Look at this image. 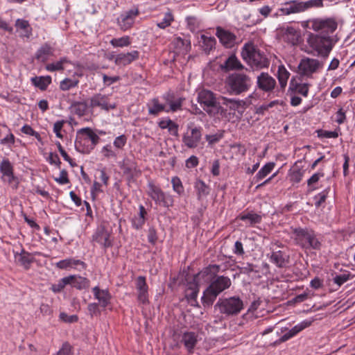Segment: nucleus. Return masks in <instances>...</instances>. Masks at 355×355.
I'll use <instances>...</instances> for the list:
<instances>
[{
    "label": "nucleus",
    "mask_w": 355,
    "mask_h": 355,
    "mask_svg": "<svg viewBox=\"0 0 355 355\" xmlns=\"http://www.w3.org/2000/svg\"><path fill=\"white\" fill-rule=\"evenodd\" d=\"M242 58L251 67L257 69L267 68L270 60L253 43L245 44L241 50Z\"/></svg>",
    "instance_id": "4"
},
{
    "label": "nucleus",
    "mask_w": 355,
    "mask_h": 355,
    "mask_svg": "<svg viewBox=\"0 0 355 355\" xmlns=\"http://www.w3.org/2000/svg\"><path fill=\"white\" fill-rule=\"evenodd\" d=\"M99 141L100 137L94 130L91 128H83L77 131L75 148L79 153L88 154Z\"/></svg>",
    "instance_id": "5"
},
{
    "label": "nucleus",
    "mask_w": 355,
    "mask_h": 355,
    "mask_svg": "<svg viewBox=\"0 0 355 355\" xmlns=\"http://www.w3.org/2000/svg\"><path fill=\"white\" fill-rule=\"evenodd\" d=\"M69 284V279L67 277L62 278L55 284H53L51 289L54 293H59Z\"/></svg>",
    "instance_id": "57"
},
{
    "label": "nucleus",
    "mask_w": 355,
    "mask_h": 355,
    "mask_svg": "<svg viewBox=\"0 0 355 355\" xmlns=\"http://www.w3.org/2000/svg\"><path fill=\"white\" fill-rule=\"evenodd\" d=\"M202 128L201 126H197L193 123H189L182 138L184 145L191 148L198 147L202 139Z\"/></svg>",
    "instance_id": "12"
},
{
    "label": "nucleus",
    "mask_w": 355,
    "mask_h": 355,
    "mask_svg": "<svg viewBox=\"0 0 355 355\" xmlns=\"http://www.w3.org/2000/svg\"><path fill=\"white\" fill-rule=\"evenodd\" d=\"M323 176L322 173H316L313 174L307 181L308 187L311 190L316 189L315 184L319 181L320 178Z\"/></svg>",
    "instance_id": "61"
},
{
    "label": "nucleus",
    "mask_w": 355,
    "mask_h": 355,
    "mask_svg": "<svg viewBox=\"0 0 355 355\" xmlns=\"http://www.w3.org/2000/svg\"><path fill=\"white\" fill-rule=\"evenodd\" d=\"M291 76L290 72L286 69L284 64L278 66L277 78L279 81V87L282 90H284Z\"/></svg>",
    "instance_id": "34"
},
{
    "label": "nucleus",
    "mask_w": 355,
    "mask_h": 355,
    "mask_svg": "<svg viewBox=\"0 0 355 355\" xmlns=\"http://www.w3.org/2000/svg\"><path fill=\"white\" fill-rule=\"evenodd\" d=\"M311 324V321H303L300 322V324H297L295 327H293L291 329H290L287 333L284 334L281 338H279L278 340H275L272 345L275 346L278 345L284 342H286V340H289L290 338H293L295 335H297L298 333H300L301 331L304 329L305 328L309 327Z\"/></svg>",
    "instance_id": "20"
},
{
    "label": "nucleus",
    "mask_w": 355,
    "mask_h": 355,
    "mask_svg": "<svg viewBox=\"0 0 355 355\" xmlns=\"http://www.w3.org/2000/svg\"><path fill=\"white\" fill-rule=\"evenodd\" d=\"M200 42L202 43L201 46L202 50L207 54H209L210 51L215 48L216 40L214 37H207L205 35H201Z\"/></svg>",
    "instance_id": "40"
},
{
    "label": "nucleus",
    "mask_w": 355,
    "mask_h": 355,
    "mask_svg": "<svg viewBox=\"0 0 355 355\" xmlns=\"http://www.w3.org/2000/svg\"><path fill=\"white\" fill-rule=\"evenodd\" d=\"M70 60L67 57H63L56 62L50 63L46 65L45 68L48 71L53 72L56 71H62L64 67V65L70 63Z\"/></svg>",
    "instance_id": "42"
},
{
    "label": "nucleus",
    "mask_w": 355,
    "mask_h": 355,
    "mask_svg": "<svg viewBox=\"0 0 355 355\" xmlns=\"http://www.w3.org/2000/svg\"><path fill=\"white\" fill-rule=\"evenodd\" d=\"M148 193L151 198L159 205L170 207L173 205L172 198L166 195L159 188L154 185H150Z\"/></svg>",
    "instance_id": "18"
},
{
    "label": "nucleus",
    "mask_w": 355,
    "mask_h": 355,
    "mask_svg": "<svg viewBox=\"0 0 355 355\" xmlns=\"http://www.w3.org/2000/svg\"><path fill=\"white\" fill-rule=\"evenodd\" d=\"M110 233L104 228L97 229L93 235V240L101 245L103 248H107L112 245V243L110 239Z\"/></svg>",
    "instance_id": "24"
},
{
    "label": "nucleus",
    "mask_w": 355,
    "mask_h": 355,
    "mask_svg": "<svg viewBox=\"0 0 355 355\" xmlns=\"http://www.w3.org/2000/svg\"><path fill=\"white\" fill-rule=\"evenodd\" d=\"M89 107V103L87 104L84 102H78L73 105V108L76 114L79 116H84Z\"/></svg>",
    "instance_id": "52"
},
{
    "label": "nucleus",
    "mask_w": 355,
    "mask_h": 355,
    "mask_svg": "<svg viewBox=\"0 0 355 355\" xmlns=\"http://www.w3.org/2000/svg\"><path fill=\"white\" fill-rule=\"evenodd\" d=\"M214 307L218 309L220 313L229 317L239 314L243 309V303L239 297H231L220 299Z\"/></svg>",
    "instance_id": "9"
},
{
    "label": "nucleus",
    "mask_w": 355,
    "mask_h": 355,
    "mask_svg": "<svg viewBox=\"0 0 355 355\" xmlns=\"http://www.w3.org/2000/svg\"><path fill=\"white\" fill-rule=\"evenodd\" d=\"M139 10L137 6L122 12L117 18V24L120 29L123 31L130 29L135 22L136 18L139 15Z\"/></svg>",
    "instance_id": "14"
},
{
    "label": "nucleus",
    "mask_w": 355,
    "mask_h": 355,
    "mask_svg": "<svg viewBox=\"0 0 355 355\" xmlns=\"http://www.w3.org/2000/svg\"><path fill=\"white\" fill-rule=\"evenodd\" d=\"M217 272L211 274V277L207 282H210V284L205 289L202 297L204 306H211L217 296L232 285L231 279L228 277L220 275L214 277Z\"/></svg>",
    "instance_id": "1"
},
{
    "label": "nucleus",
    "mask_w": 355,
    "mask_h": 355,
    "mask_svg": "<svg viewBox=\"0 0 355 355\" xmlns=\"http://www.w3.org/2000/svg\"><path fill=\"white\" fill-rule=\"evenodd\" d=\"M240 218L241 220L248 221L250 225L259 223L261 220V216L254 213L242 215Z\"/></svg>",
    "instance_id": "50"
},
{
    "label": "nucleus",
    "mask_w": 355,
    "mask_h": 355,
    "mask_svg": "<svg viewBox=\"0 0 355 355\" xmlns=\"http://www.w3.org/2000/svg\"><path fill=\"white\" fill-rule=\"evenodd\" d=\"M119 164L123 173L127 175L129 179L132 178L140 172L137 169L136 163L129 157H125L122 162H119Z\"/></svg>",
    "instance_id": "23"
},
{
    "label": "nucleus",
    "mask_w": 355,
    "mask_h": 355,
    "mask_svg": "<svg viewBox=\"0 0 355 355\" xmlns=\"http://www.w3.org/2000/svg\"><path fill=\"white\" fill-rule=\"evenodd\" d=\"M275 166L273 162L267 163L256 175V178L258 180L263 179L267 175H268Z\"/></svg>",
    "instance_id": "51"
},
{
    "label": "nucleus",
    "mask_w": 355,
    "mask_h": 355,
    "mask_svg": "<svg viewBox=\"0 0 355 355\" xmlns=\"http://www.w3.org/2000/svg\"><path fill=\"white\" fill-rule=\"evenodd\" d=\"M284 38L287 42L295 45L299 42L300 33L293 27H287L284 34Z\"/></svg>",
    "instance_id": "37"
},
{
    "label": "nucleus",
    "mask_w": 355,
    "mask_h": 355,
    "mask_svg": "<svg viewBox=\"0 0 355 355\" xmlns=\"http://www.w3.org/2000/svg\"><path fill=\"white\" fill-rule=\"evenodd\" d=\"M306 42L312 50L324 58L329 56L334 45L331 37L329 35L322 36L313 33L309 34Z\"/></svg>",
    "instance_id": "7"
},
{
    "label": "nucleus",
    "mask_w": 355,
    "mask_h": 355,
    "mask_svg": "<svg viewBox=\"0 0 355 355\" xmlns=\"http://www.w3.org/2000/svg\"><path fill=\"white\" fill-rule=\"evenodd\" d=\"M186 21L187 23V26L189 29L192 32H195L197 29L200 28V21L198 19L197 17L194 16L187 17L186 18Z\"/></svg>",
    "instance_id": "55"
},
{
    "label": "nucleus",
    "mask_w": 355,
    "mask_h": 355,
    "mask_svg": "<svg viewBox=\"0 0 355 355\" xmlns=\"http://www.w3.org/2000/svg\"><path fill=\"white\" fill-rule=\"evenodd\" d=\"M54 48L49 43H44L36 51L35 58L41 62H46L49 56L54 55Z\"/></svg>",
    "instance_id": "27"
},
{
    "label": "nucleus",
    "mask_w": 355,
    "mask_h": 355,
    "mask_svg": "<svg viewBox=\"0 0 355 355\" xmlns=\"http://www.w3.org/2000/svg\"><path fill=\"white\" fill-rule=\"evenodd\" d=\"M295 240L298 245L305 249L320 250L321 242L313 230L308 229H295L293 232Z\"/></svg>",
    "instance_id": "8"
},
{
    "label": "nucleus",
    "mask_w": 355,
    "mask_h": 355,
    "mask_svg": "<svg viewBox=\"0 0 355 355\" xmlns=\"http://www.w3.org/2000/svg\"><path fill=\"white\" fill-rule=\"evenodd\" d=\"M21 131L25 135L35 137L37 140L41 139L40 135L37 132L35 131L29 125H24L21 128Z\"/></svg>",
    "instance_id": "59"
},
{
    "label": "nucleus",
    "mask_w": 355,
    "mask_h": 355,
    "mask_svg": "<svg viewBox=\"0 0 355 355\" xmlns=\"http://www.w3.org/2000/svg\"><path fill=\"white\" fill-rule=\"evenodd\" d=\"M281 11L284 15H290L304 12V10L301 1H293L292 3H286L285 6L281 9Z\"/></svg>",
    "instance_id": "39"
},
{
    "label": "nucleus",
    "mask_w": 355,
    "mask_h": 355,
    "mask_svg": "<svg viewBox=\"0 0 355 355\" xmlns=\"http://www.w3.org/2000/svg\"><path fill=\"white\" fill-rule=\"evenodd\" d=\"M15 26L17 28L24 31V36L28 38L32 35V28L27 20L17 19L15 21Z\"/></svg>",
    "instance_id": "45"
},
{
    "label": "nucleus",
    "mask_w": 355,
    "mask_h": 355,
    "mask_svg": "<svg viewBox=\"0 0 355 355\" xmlns=\"http://www.w3.org/2000/svg\"><path fill=\"white\" fill-rule=\"evenodd\" d=\"M67 277L69 279L68 285L77 289L82 290L89 287V281L85 277L77 275H69Z\"/></svg>",
    "instance_id": "33"
},
{
    "label": "nucleus",
    "mask_w": 355,
    "mask_h": 355,
    "mask_svg": "<svg viewBox=\"0 0 355 355\" xmlns=\"http://www.w3.org/2000/svg\"><path fill=\"white\" fill-rule=\"evenodd\" d=\"M171 183L174 191H175L178 194H182L184 192L183 185L182 184L180 179L178 177H173L171 180Z\"/></svg>",
    "instance_id": "58"
},
{
    "label": "nucleus",
    "mask_w": 355,
    "mask_h": 355,
    "mask_svg": "<svg viewBox=\"0 0 355 355\" xmlns=\"http://www.w3.org/2000/svg\"><path fill=\"white\" fill-rule=\"evenodd\" d=\"M174 17L173 14L171 12H167L164 14V18L162 19V21L157 24V26L159 28L164 29L166 27L171 26Z\"/></svg>",
    "instance_id": "54"
},
{
    "label": "nucleus",
    "mask_w": 355,
    "mask_h": 355,
    "mask_svg": "<svg viewBox=\"0 0 355 355\" xmlns=\"http://www.w3.org/2000/svg\"><path fill=\"white\" fill-rule=\"evenodd\" d=\"M301 78L293 77L291 79L288 92L291 94H300L303 97H307L311 85L308 83H302Z\"/></svg>",
    "instance_id": "16"
},
{
    "label": "nucleus",
    "mask_w": 355,
    "mask_h": 355,
    "mask_svg": "<svg viewBox=\"0 0 355 355\" xmlns=\"http://www.w3.org/2000/svg\"><path fill=\"white\" fill-rule=\"evenodd\" d=\"M302 162V160L296 162L291 169L290 180L291 182L298 183L301 181L306 171L304 169Z\"/></svg>",
    "instance_id": "30"
},
{
    "label": "nucleus",
    "mask_w": 355,
    "mask_h": 355,
    "mask_svg": "<svg viewBox=\"0 0 355 355\" xmlns=\"http://www.w3.org/2000/svg\"><path fill=\"white\" fill-rule=\"evenodd\" d=\"M110 44L114 47H125L128 46L131 44V40L129 36H123L119 38H113L110 41Z\"/></svg>",
    "instance_id": "47"
},
{
    "label": "nucleus",
    "mask_w": 355,
    "mask_h": 355,
    "mask_svg": "<svg viewBox=\"0 0 355 355\" xmlns=\"http://www.w3.org/2000/svg\"><path fill=\"white\" fill-rule=\"evenodd\" d=\"M0 171L4 182H7L13 189L18 187V179L14 175L12 165L8 159H3L1 163Z\"/></svg>",
    "instance_id": "15"
},
{
    "label": "nucleus",
    "mask_w": 355,
    "mask_h": 355,
    "mask_svg": "<svg viewBox=\"0 0 355 355\" xmlns=\"http://www.w3.org/2000/svg\"><path fill=\"white\" fill-rule=\"evenodd\" d=\"M148 285L146 278L144 276H139L136 279V289L137 291V300L142 304H146L148 302Z\"/></svg>",
    "instance_id": "21"
},
{
    "label": "nucleus",
    "mask_w": 355,
    "mask_h": 355,
    "mask_svg": "<svg viewBox=\"0 0 355 355\" xmlns=\"http://www.w3.org/2000/svg\"><path fill=\"white\" fill-rule=\"evenodd\" d=\"M323 66V62L318 59L305 57L300 60L297 73L302 78H311L314 73L319 72Z\"/></svg>",
    "instance_id": "11"
},
{
    "label": "nucleus",
    "mask_w": 355,
    "mask_h": 355,
    "mask_svg": "<svg viewBox=\"0 0 355 355\" xmlns=\"http://www.w3.org/2000/svg\"><path fill=\"white\" fill-rule=\"evenodd\" d=\"M252 80L246 74L233 73L226 79L225 85L230 94L239 95L248 92L252 86Z\"/></svg>",
    "instance_id": "6"
},
{
    "label": "nucleus",
    "mask_w": 355,
    "mask_h": 355,
    "mask_svg": "<svg viewBox=\"0 0 355 355\" xmlns=\"http://www.w3.org/2000/svg\"><path fill=\"white\" fill-rule=\"evenodd\" d=\"M245 101H236L234 99L227 98L224 96H220V105L223 107V105L229 107L232 110H237L240 107H243L245 105Z\"/></svg>",
    "instance_id": "38"
},
{
    "label": "nucleus",
    "mask_w": 355,
    "mask_h": 355,
    "mask_svg": "<svg viewBox=\"0 0 355 355\" xmlns=\"http://www.w3.org/2000/svg\"><path fill=\"white\" fill-rule=\"evenodd\" d=\"M81 265L83 268L85 267V264L84 262L80 260L74 259H67L61 260L56 263L58 268L60 269H66L69 267H72L73 266Z\"/></svg>",
    "instance_id": "44"
},
{
    "label": "nucleus",
    "mask_w": 355,
    "mask_h": 355,
    "mask_svg": "<svg viewBox=\"0 0 355 355\" xmlns=\"http://www.w3.org/2000/svg\"><path fill=\"white\" fill-rule=\"evenodd\" d=\"M31 81L35 87L39 88L41 91H45L51 83L52 79L50 76H35L31 78Z\"/></svg>",
    "instance_id": "35"
},
{
    "label": "nucleus",
    "mask_w": 355,
    "mask_h": 355,
    "mask_svg": "<svg viewBox=\"0 0 355 355\" xmlns=\"http://www.w3.org/2000/svg\"><path fill=\"white\" fill-rule=\"evenodd\" d=\"M83 76L81 71H76L72 78H65L60 83V89L62 91H68L72 88L78 87L79 84V78Z\"/></svg>",
    "instance_id": "26"
},
{
    "label": "nucleus",
    "mask_w": 355,
    "mask_h": 355,
    "mask_svg": "<svg viewBox=\"0 0 355 355\" xmlns=\"http://www.w3.org/2000/svg\"><path fill=\"white\" fill-rule=\"evenodd\" d=\"M149 114L157 116L160 112L164 111L165 106L160 103L157 98H153L148 104Z\"/></svg>",
    "instance_id": "41"
},
{
    "label": "nucleus",
    "mask_w": 355,
    "mask_h": 355,
    "mask_svg": "<svg viewBox=\"0 0 355 355\" xmlns=\"http://www.w3.org/2000/svg\"><path fill=\"white\" fill-rule=\"evenodd\" d=\"M128 137L125 135L118 136L114 140V146L117 149H122L123 147L126 144Z\"/></svg>",
    "instance_id": "60"
},
{
    "label": "nucleus",
    "mask_w": 355,
    "mask_h": 355,
    "mask_svg": "<svg viewBox=\"0 0 355 355\" xmlns=\"http://www.w3.org/2000/svg\"><path fill=\"white\" fill-rule=\"evenodd\" d=\"M197 336L194 332L187 331L182 334L181 343H183L185 348L189 352H192L194 347L197 343Z\"/></svg>",
    "instance_id": "32"
},
{
    "label": "nucleus",
    "mask_w": 355,
    "mask_h": 355,
    "mask_svg": "<svg viewBox=\"0 0 355 355\" xmlns=\"http://www.w3.org/2000/svg\"><path fill=\"white\" fill-rule=\"evenodd\" d=\"M304 11L311 8L323 7L322 0H309L307 1H301Z\"/></svg>",
    "instance_id": "56"
},
{
    "label": "nucleus",
    "mask_w": 355,
    "mask_h": 355,
    "mask_svg": "<svg viewBox=\"0 0 355 355\" xmlns=\"http://www.w3.org/2000/svg\"><path fill=\"white\" fill-rule=\"evenodd\" d=\"M224 137V131H218L215 134L207 135L205 136L206 141L209 146H214L218 143Z\"/></svg>",
    "instance_id": "49"
},
{
    "label": "nucleus",
    "mask_w": 355,
    "mask_h": 355,
    "mask_svg": "<svg viewBox=\"0 0 355 355\" xmlns=\"http://www.w3.org/2000/svg\"><path fill=\"white\" fill-rule=\"evenodd\" d=\"M184 98H178L175 100L171 99L169 97L166 98V103L170 105V110L176 112L181 109Z\"/></svg>",
    "instance_id": "53"
},
{
    "label": "nucleus",
    "mask_w": 355,
    "mask_h": 355,
    "mask_svg": "<svg viewBox=\"0 0 355 355\" xmlns=\"http://www.w3.org/2000/svg\"><path fill=\"white\" fill-rule=\"evenodd\" d=\"M220 96L208 89H202L198 94V102L210 116H223L226 110L220 105Z\"/></svg>",
    "instance_id": "2"
},
{
    "label": "nucleus",
    "mask_w": 355,
    "mask_h": 355,
    "mask_svg": "<svg viewBox=\"0 0 355 355\" xmlns=\"http://www.w3.org/2000/svg\"><path fill=\"white\" fill-rule=\"evenodd\" d=\"M216 31V35L225 48H232L236 44V36L234 33L220 26H218Z\"/></svg>",
    "instance_id": "19"
},
{
    "label": "nucleus",
    "mask_w": 355,
    "mask_h": 355,
    "mask_svg": "<svg viewBox=\"0 0 355 355\" xmlns=\"http://www.w3.org/2000/svg\"><path fill=\"white\" fill-rule=\"evenodd\" d=\"M15 261L18 264L24 267V269H29L31 264L34 261L35 259L33 254L22 250L20 253L15 254Z\"/></svg>",
    "instance_id": "28"
},
{
    "label": "nucleus",
    "mask_w": 355,
    "mask_h": 355,
    "mask_svg": "<svg viewBox=\"0 0 355 355\" xmlns=\"http://www.w3.org/2000/svg\"><path fill=\"white\" fill-rule=\"evenodd\" d=\"M146 214V211L144 206L141 205L139 207V213L137 216H135L132 220V223L133 227L137 230L141 228L145 223V215Z\"/></svg>",
    "instance_id": "43"
},
{
    "label": "nucleus",
    "mask_w": 355,
    "mask_h": 355,
    "mask_svg": "<svg viewBox=\"0 0 355 355\" xmlns=\"http://www.w3.org/2000/svg\"><path fill=\"white\" fill-rule=\"evenodd\" d=\"M270 261L279 268H284L289 263V256L281 250L272 252Z\"/></svg>",
    "instance_id": "29"
},
{
    "label": "nucleus",
    "mask_w": 355,
    "mask_h": 355,
    "mask_svg": "<svg viewBox=\"0 0 355 355\" xmlns=\"http://www.w3.org/2000/svg\"><path fill=\"white\" fill-rule=\"evenodd\" d=\"M276 85V80L268 73L261 72L257 78V87L263 92H271Z\"/></svg>",
    "instance_id": "17"
},
{
    "label": "nucleus",
    "mask_w": 355,
    "mask_h": 355,
    "mask_svg": "<svg viewBox=\"0 0 355 355\" xmlns=\"http://www.w3.org/2000/svg\"><path fill=\"white\" fill-rule=\"evenodd\" d=\"M139 58V52L135 50L125 53H119L115 57L114 62L118 66H126L138 60Z\"/></svg>",
    "instance_id": "22"
},
{
    "label": "nucleus",
    "mask_w": 355,
    "mask_h": 355,
    "mask_svg": "<svg viewBox=\"0 0 355 355\" xmlns=\"http://www.w3.org/2000/svg\"><path fill=\"white\" fill-rule=\"evenodd\" d=\"M9 133L3 139L0 140V144L2 145L7 146L10 147L15 143V136L12 133L10 132V129H8Z\"/></svg>",
    "instance_id": "62"
},
{
    "label": "nucleus",
    "mask_w": 355,
    "mask_h": 355,
    "mask_svg": "<svg viewBox=\"0 0 355 355\" xmlns=\"http://www.w3.org/2000/svg\"><path fill=\"white\" fill-rule=\"evenodd\" d=\"M95 299L98 301V304L102 307H106L110 303L111 295L107 289H101L98 286L92 288Z\"/></svg>",
    "instance_id": "25"
},
{
    "label": "nucleus",
    "mask_w": 355,
    "mask_h": 355,
    "mask_svg": "<svg viewBox=\"0 0 355 355\" xmlns=\"http://www.w3.org/2000/svg\"><path fill=\"white\" fill-rule=\"evenodd\" d=\"M88 102L91 109L99 108L101 110L109 112L116 108V103L111 101L110 94H94L88 99Z\"/></svg>",
    "instance_id": "13"
},
{
    "label": "nucleus",
    "mask_w": 355,
    "mask_h": 355,
    "mask_svg": "<svg viewBox=\"0 0 355 355\" xmlns=\"http://www.w3.org/2000/svg\"><path fill=\"white\" fill-rule=\"evenodd\" d=\"M239 270L241 273L247 274L248 275L251 273H258L259 272V267L253 263H243L239 266Z\"/></svg>",
    "instance_id": "48"
},
{
    "label": "nucleus",
    "mask_w": 355,
    "mask_h": 355,
    "mask_svg": "<svg viewBox=\"0 0 355 355\" xmlns=\"http://www.w3.org/2000/svg\"><path fill=\"white\" fill-rule=\"evenodd\" d=\"M103 84L106 86H110L112 84L118 82L120 80V77L116 76H108L106 74H102Z\"/></svg>",
    "instance_id": "63"
},
{
    "label": "nucleus",
    "mask_w": 355,
    "mask_h": 355,
    "mask_svg": "<svg viewBox=\"0 0 355 355\" xmlns=\"http://www.w3.org/2000/svg\"><path fill=\"white\" fill-rule=\"evenodd\" d=\"M64 121H58L53 125V132L55 134L57 137L62 138V135L61 133Z\"/></svg>",
    "instance_id": "64"
},
{
    "label": "nucleus",
    "mask_w": 355,
    "mask_h": 355,
    "mask_svg": "<svg viewBox=\"0 0 355 355\" xmlns=\"http://www.w3.org/2000/svg\"><path fill=\"white\" fill-rule=\"evenodd\" d=\"M221 67L227 71L243 69V64L234 54L228 57L224 64L221 65Z\"/></svg>",
    "instance_id": "36"
},
{
    "label": "nucleus",
    "mask_w": 355,
    "mask_h": 355,
    "mask_svg": "<svg viewBox=\"0 0 355 355\" xmlns=\"http://www.w3.org/2000/svg\"><path fill=\"white\" fill-rule=\"evenodd\" d=\"M173 44L178 53L187 54L191 48V41L187 39H182L180 37H175Z\"/></svg>",
    "instance_id": "31"
},
{
    "label": "nucleus",
    "mask_w": 355,
    "mask_h": 355,
    "mask_svg": "<svg viewBox=\"0 0 355 355\" xmlns=\"http://www.w3.org/2000/svg\"><path fill=\"white\" fill-rule=\"evenodd\" d=\"M195 189L197 191L198 198L200 199L209 193V187L202 180H197L195 183Z\"/></svg>",
    "instance_id": "46"
},
{
    "label": "nucleus",
    "mask_w": 355,
    "mask_h": 355,
    "mask_svg": "<svg viewBox=\"0 0 355 355\" xmlns=\"http://www.w3.org/2000/svg\"><path fill=\"white\" fill-rule=\"evenodd\" d=\"M219 268L220 266L218 265H210L196 275L193 282L189 283L185 296L191 305H194L196 302V298L199 292V285L209 280L211 277V274L219 271Z\"/></svg>",
    "instance_id": "3"
},
{
    "label": "nucleus",
    "mask_w": 355,
    "mask_h": 355,
    "mask_svg": "<svg viewBox=\"0 0 355 355\" xmlns=\"http://www.w3.org/2000/svg\"><path fill=\"white\" fill-rule=\"evenodd\" d=\"M303 27L311 29L316 32H321L325 34L333 33L338 27V23L334 18L312 19L304 21Z\"/></svg>",
    "instance_id": "10"
}]
</instances>
